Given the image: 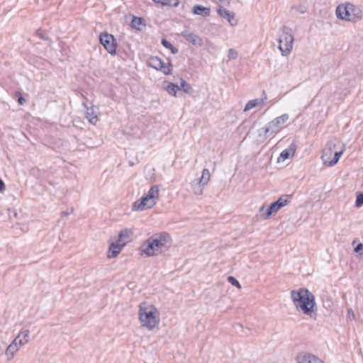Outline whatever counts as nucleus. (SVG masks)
<instances>
[{"label": "nucleus", "instance_id": "nucleus-19", "mask_svg": "<svg viewBox=\"0 0 363 363\" xmlns=\"http://www.w3.org/2000/svg\"><path fill=\"white\" fill-rule=\"evenodd\" d=\"M192 13L195 15H200L203 17H208L211 14V9L205 7L200 4H196L192 9Z\"/></svg>", "mask_w": 363, "mask_h": 363}, {"label": "nucleus", "instance_id": "nucleus-12", "mask_svg": "<svg viewBox=\"0 0 363 363\" xmlns=\"http://www.w3.org/2000/svg\"><path fill=\"white\" fill-rule=\"evenodd\" d=\"M157 203V201L150 200L146 196H143L140 199L135 201L132 206L133 211H142L145 208H150Z\"/></svg>", "mask_w": 363, "mask_h": 363}, {"label": "nucleus", "instance_id": "nucleus-41", "mask_svg": "<svg viewBox=\"0 0 363 363\" xmlns=\"http://www.w3.org/2000/svg\"><path fill=\"white\" fill-rule=\"evenodd\" d=\"M219 1L228 6L230 4V0H219Z\"/></svg>", "mask_w": 363, "mask_h": 363}, {"label": "nucleus", "instance_id": "nucleus-14", "mask_svg": "<svg viewBox=\"0 0 363 363\" xmlns=\"http://www.w3.org/2000/svg\"><path fill=\"white\" fill-rule=\"evenodd\" d=\"M217 13L220 17L225 18L231 26H235L238 24V20L235 18V15L233 12L228 11L221 6H218Z\"/></svg>", "mask_w": 363, "mask_h": 363}, {"label": "nucleus", "instance_id": "nucleus-27", "mask_svg": "<svg viewBox=\"0 0 363 363\" xmlns=\"http://www.w3.org/2000/svg\"><path fill=\"white\" fill-rule=\"evenodd\" d=\"M143 21V19L142 18H140V17H133V19L131 22V24H132V27L134 28H137V29H139V26L140 24H142Z\"/></svg>", "mask_w": 363, "mask_h": 363}, {"label": "nucleus", "instance_id": "nucleus-39", "mask_svg": "<svg viewBox=\"0 0 363 363\" xmlns=\"http://www.w3.org/2000/svg\"><path fill=\"white\" fill-rule=\"evenodd\" d=\"M5 190V184L3 180L0 178V192H2Z\"/></svg>", "mask_w": 363, "mask_h": 363}, {"label": "nucleus", "instance_id": "nucleus-21", "mask_svg": "<svg viewBox=\"0 0 363 363\" xmlns=\"http://www.w3.org/2000/svg\"><path fill=\"white\" fill-rule=\"evenodd\" d=\"M131 234L132 233L130 230H128V228H125L120 232L118 235V239L117 241L119 242L120 243L123 244V245L125 246L126 242H128L130 240Z\"/></svg>", "mask_w": 363, "mask_h": 363}, {"label": "nucleus", "instance_id": "nucleus-25", "mask_svg": "<svg viewBox=\"0 0 363 363\" xmlns=\"http://www.w3.org/2000/svg\"><path fill=\"white\" fill-rule=\"evenodd\" d=\"M179 86L180 89H182L186 94H191L194 92L192 86L183 79H181L180 85Z\"/></svg>", "mask_w": 363, "mask_h": 363}, {"label": "nucleus", "instance_id": "nucleus-22", "mask_svg": "<svg viewBox=\"0 0 363 363\" xmlns=\"http://www.w3.org/2000/svg\"><path fill=\"white\" fill-rule=\"evenodd\" d=\"M160 189L159 186L154 185L152 186L147 194H145L150 201H157L159 196Z\"/></svg>", "mask_w": 363, "mask_h": 363}, {"label": "nucleus", "instance_id": "nucleus-38", "mask_svg": "<svg viewBox=\"0 0 363 363\" xmlns=\"http://www.w3.org/2000/svg\"><path fill=\"white\" fill-rule=\"evenodd\" d=\"M363 248V244L362 243H359L354 249V252H360Z\"/></svg>", "mask_w": 363, "mask_h": 363}, {"label": "nucleus", "instance_id": "nucleus-16", "mask_svg": "<svg viewBox=\"0 0 363 363\" xmlns=\"http://www.w3.org/2000/svg\"><path fill=\"white\" fill-rule=\"evenodd\" d=\"M336 144L337 145V147H335V150H334L333 160H330V167H333L337 163L340 157L345 150L344 144H342L340 142H337Z\"/></svg>", "mask_w": 363, "mask_h": 363}, {"label": "nucleus", "instance_id": "nucleus-29", "mask_svg": "<svg viewBox=\"0 0 363 363\" xmlns=\"http://www.w3.org/2000/svg\"><path fill=\"white\" fill-rule=\"evenodd\" d=\"M160 70L165 74H169L172 70V65L170 63L165 65L164 62H163L162 68L160 69Z\"/></svg>", "mask_w": 363, "mask_h": 363}, {"label": "nucleus", "instance_id": "nucleus-26", "mask_svg": "<svg viewBox=\"0 0 363 363\" xmlns=\"http://www.w3.org/2000/svg\"><path fill=\"white\" fill-rule=\"evenodd\" d=\"M166 91L168 94L176 96L177 91L180 90V87L178 85L174 84V83H169L167 87L165 88Z\"/></svg>", "mask_w": 363, "mask_h": 363}, {"label": "nucleus", "instance_id": "nucleus-30", "mask_svg": "<svg viewBox=\"0 0 363 363\" xmlns=\"http://www.w3.org/2000/svg\"><path fill=\"white\" fill-rule=\"evenodd\" d=\"M36 35L41 39L51 42V40L50 39V38L45 35V33H44V31L42 29L37 30Z\"/></svg>", "mask_w": 363, "mask_h": 363}, {"label": "nucleus", "instance_id": "nucleus-4", "mask_svg": "<svg viewBox=\"0 0 363 363\" xmlns=\"http://www.w3.org/2000/svg\"><path fill=\"white\" fill-rule=\"evenodd\" d=\"M29 340L30 331L28 330L21 331L6 350L5 354L7 356L8 360L12 359L20 347L27 344Z\"/></svg>", "mask_w": 363, "mask_h": 363}, {"label": "nucleus", "instance_id": "nucleus-32", "mask_svg": "<svg viewBox=\"0 0 363 363\" xmlns=\"http://www.w3.org/2000/svg\"><path fill=\"white\" fill-rule=\"evenodd\" d=\"M363 205V193H360L357 196L355 206L360 207Z\"/></svg>", "mask_w": 363, "mask_h": 363}, {"label": "nucleus", "instance_id": "nucleus-17", "mask_svg": "<svg viewBox=\"0 0 363 363\" xmlns=\"http://www.w3.org/2000/svg\"><path fill=\"white\" fill-rule=\"evenodd\" d=\"M295 151H296V146L294 143H291L288 148L284 150L279 158H278V162H280V161H284L287 159H289L290 157H293L295 154Z\"/></svg>", "mask_w": 363, "mask_h": 363}, {"label": "nucleus", "instance_id": "nucleus-34", "mask_svg": "<svg viewBox=\"0 0 363 363\" xmlns=\"http://www.w3.org/2000/svg\"><path fill=\"white\" fill-rule=\"evenodd\" d=\"M16 95L18 96V102L20 105H23L25 102H26V100L23 97L22 94L21 92L19 91H16Z\"/></svg>", "mask_w": 363, "mask_h": 363}, {"label": "nucleus", "instance_id": "nucleus-1", "mask_svg": "<svg viewBox=\"0 0 363 363\" xmlns=\"http://www.w3.org/2000/svg\"><path fill=\"white\" fill-rule=\"evenodd\" d=\"M172 238L169 233L161 232L153 234L140 246L142 254L147 257L157 256L169 249Z\"/></svg>", "mask_w": 363, "mask_h": 363}, {"label": "nucleus", "instance_id": "nucleus-42", "mask_svg": "<svg viewBox=\"0 0 363 363\" xmlns=\"http://www.w3.org/2000/svg\"><path fill=\"white\" fill-rule=\"evenodd\" d=\"M264 208H265V207H264V206L261 207V208H260V209H259V212H260V213H261V212H263V211H264Z\"/></svg>", "mask_w": 363, "mask_h": 363}, {"label": "nucleus", "instance_id": "nucleus-2", "mask_svg": "<svg viewBox=\"0 0 363 363\" xmlns=\"http://www.w3.org/2000/svg\"><path fill=\"white\" fill-rule=\"evenodd\" d=\"M291 298L297 310L311 316L316 306L314 295L307 289L301 288L291 291Z\"/></svg>", "mask_w": 363, "mask_h": 363}, {"label": "nucleus", "instance_id": "nucleus-23", "mask_svg": "<svg viewBox=\"0 0 363 363\" xmlns=\"http://www.w3.org/2000/svg\"><path fill=\"white\" fill-rule=\"evenodd\" d=\"M164 61L158 57H152L149 60L148 65L150 67L157 69L160 70V69L162 68Z\"/></svg>", "mask_w": 363, "mask_h": 363}, {"label": "nucleus", "instance_id": "nucleus-11", "mask_svg": "<svg viewBox=\"0 0 363 363\" xmlns=\"http://www.w3.org/2000/svg\"><path fill=\"white\" fill-rule=\"evenodd\" d=\"M296 363H325L318 356L310 352H300L296 357Z\"/></svg>", "mask_w": 363, "mask_h": 363}, {"label": "nucleus", "instance_id": "nucleus-33", "mask_svg": "<svg viewBox=\"0 0 363 363\" xmlns=\"http://www.w3.org/2000/svg\"><path fill=\"white\" fill-rule=\"evenodd\" d=\"M355 319V315L352 308H348L347 311V320L352 321Z\"/></svg>", "mask_w": 363, "mask_h": 363}, {"label": "nucleus", "instance_id": "nucleus-20", "mask_svg": "<svg viewBox=\"0 0 363 363\" xmlns=\"http://www.w3.org/2000/svg\"><path fill=\"white\" fill-rule=\"evenodd\" d=\"M263 95H264V98L255 99L249 101L245 106L244 111H247L259 105L262 104L264 103V101L265 99H267V95H266L264 91H263Z\"/></svg>", "mask_w": 363, "mask_h": 363}, {"label": "nucleus", "instance_id": "nucleus-40", "mask_svg": "<svg viewBox=\"0 0 363 363\" xmlns=\"http://www.w3.org/2000/svg\"><path fill=\"white\" fill-rule=\"evenodd\" d=\"M169 50H171L172 53H173V54H176L178 52V49L173 45L171 48H169Z\"/></svg>", "mask_w": 363, "mask_h": 363}, {"label": "nucleus", "instance_id": "nucleus-37", "mask_svg": "<svg viewBox=\"0 0 363 363\" xmlns=\"http://www.w3.org/2000/svg\"><path fill=\"white\" fill-rule=\"evenodd\" d=\"M155 3L161 4L162 5L167 6L168 4H170L169 0H152Z\"/></svg>", "mask_w": 363, "mask_h": 363}, {"label": "nucleus", "instance_id": "nucleus-36", "mask_svg": "<svg viewBox=\"0 0 363 363\" xmlns=\"http://www.w3.org/2000/svg\"><path fill=\"white\" fill-rule=\"evenodd\" d=\"M170 4H168L169 6H172L174 7H177L179 5V0H169V1Z\"/></svg>", "mask_w": 363, "mask_h": 363}, {"label": "nucleus", "instance_id": "nucleus-5", "mask_svg": "<svg viewBox=\"0 0 363 363\" xmlns=\"http://www.w3.org/2000/svg\"><path fill=\"white\" fill-rule=\"evenodd\" d=\"M289 118V114H282L269 122L265 127L262 128L259 131L264 133L265 138H267L268 137H273L281 131Z\"/></svg>", "mask_w": 363, "mask_h": 363}, {"label": "nucleus", "instance_id": "nucleus-35", "mask_svg": "<svg viewBox=\"0 0 363 363\" xmlns=\"http://www.w3.org/2000/svg\"><path fill=\"white\" fill-rule=\"evenodd\" d=\"M161 43H162V45L164 48H166L169 49V48H171L172 47V44L170 42H169L167 40L164 39V38H163L162 40Z\"/></svg>", "mask_w": 363, "mask_h": 363}, {"label": "nucleus", "instance_id": "nucleus-3", "mask_svg": "<svg viewBox=\"0 0 363 363\" xmlns=\"http://www.w3.org/2000/svg\"><path fill=\"white\" fill-rule=\"evenodd\" d=\"M138 316L141 325L149 330L154 329L160 323V313L157 308L145 302L139 306Z\"/></svg>", "mask_w": 363, "mask_h": 363}, {"label": "nucleus", "instance_id": "nucleus-15", "mask_svg": "<svg viewBox=\"0 0 363 363\" xmlns=\"http://www.w3.org/2000/svg\"><path fill=\"white\" fill-rule=\"evenodd\" d=\"M181 35L184 38L186 41L194 45L201 46L203 43V39L199 35L188 30H183L181 33Z\"/></svg>", "mask_w": 363, "mask_h": 363}, {"label": "nucleus", "instance_id": "nucleus-9", "mask_svg": "<svg viewBox=\"0 0 363 363\" xmlns=\"http://www.w3.org/2000/svg\"><path fill=\"white\" fill-rule=\"evenodd\" d=\"M99 40L101 44L109 54H116L117 43L113 35L106 32L101 33L99 35Z\"/></svg>", "mask_w": 363, "mask_h": 363}, {"label": "nucleus", "instance_id": "nucleus-24", "mask_svg": "<svg viewBox=\"0 0 363 363\" xmlns=\"http://www.w3.org/2000/svg\"><path fill=\"white\" fill-rule=\"evenodd\" d=\"M86 118L89 119V121L95 125L98 121L97 116L95 113L94 107H89L86 108Z\"/></svg>", "mask_w": 363, "mask_h": 363}, {"label": "nucleus", "instance_id": "nucleus-13", "mask_svg": "<svg viewBox=\"0 0 363 363\" xmlns=\"http://www.w3.org/2000/svg\"><path fill=\"white\" fill-rule=\"evenodd\" d=\"M335 147H337V145L336 143L333 141H330L327 147L323 150V155L321 156V159L324 164L330 167V160H333L334 150H335Z\"/></svg>", "mask_w": 363, "mask_h": 363}, {"label": "nucleus", "instance_id": "nucleus-8", "mask_svg": "<svg viewBox=\"0 0 363 363\" xmlns=\"http://www.w3.org/2000/svg\"><path fill=\"white\" fill-rule=\"evenodd\" d=\"M290 195H282L277 201L272 203L269 208L266 209V212L262 215L264 219H268L273 213H277L281 208L286 206L291 199Z\"/></svg>", "mask_w": 363, "mask_h": 363}, {"label": "nucleus", "instance_id": "nucleus-44", "mask_svg": "<svg viewBox=\"0 0 363 363\" xmlns=\"http://www.w3.org/2000/svg\"><path fill=\"white\" fill-rule=\"evenodd\" d=\"M300 12L303 13H304V11L302 9H300Z\"/></svg>", "mask_w": 363, "mask_h": 363}, {"label": "nucleus", "instance_id": "nucleus-31", "mask_svg": "<svg viewBox=\"0 0 363 363\" xmlns=\"http://www.w3.org/2000/svg\"><path fill=\"white\" fill-rule=\"evenodd\" d=\"M228 281L229 283H230L233 286H235L238 287V289L241 288V285L240 284L239 281L233 277H228Z\"/></svg>", "mask_w": 363, "mask_h": 363}, {"label": "nucleus", "instance_id": "nucleus-7", "mask_svg": "<svg viewBox=\"0 0 363 363\" xmlns=\"http://www.w3.org/2000/svg\"><path fill=\"white\" fill-rule=\"evenodd\" d=\"M355 9V6L350 3L340 4L335 10L336 16L340 19L353 21L355 18L354 13Z\"/></svg>", "mask_w": 363, "mask_h": 363}, {"label": "nucleus", "instance_id": "nucleus-10", "mask_svg": "<svg viewBox=\"0 0 363 363\" xmlns=\"http://www.w3.org/2000/svg\"><path fill=\"white\" fill-rule=\"evenodd\" d=\"M211 174L208 169H203L202 171V175L199 178L198 182L194 186V184H191L194 188V192L196 195H201L203 194V189L210 180Z\"/></svg>", "mask_w": 363, "mask_h": 363}, {"label": "nucleus", "instance_id": "nucleus-28", "mask_svg": "<svg viewBox=\"0 0 363 363\" xmlns=\"http://www.w3.org/2000/svg\"><path fill=\"white\" fill-rule=\"evenodd\" d=\"M238 52L235 49L230 48L228 50V60H235L238 58Z\"/></svg>", "mask_w": 363, "mask_h": 363}, {"label": "nucleus", "instance_id": "nucleus-6", "mask_svg": "<svg viewBox=\"0 0 363 363\" xmlns=\"http://www.w3.org/2000/svg\"><path fill=\"white\" fill-rule=\"evenodd\" d=\"M279 32L281 34L279 38V49L281 52L282 55L287 56L293 48L294 36L291 33V29L284 26L280 29Z\"/></svg>", "mask_w": 363, "mask_h": 363}, {"label": "nucleus", "instance_id": "nucleus-18", "mask_svg": "<svg viewBox=\"0 0 363 363\" xmlns=\"http://www.w3.org/2000/svg\"><path fill=\"white\" fill-rule=\"evenodd\" d=\"M123 247H124L123 244L120 243L118 241L116 242V243H114V242L111 243L109 247L107 257L108 258H113V257H116L121 252V251Z\"/></svg>", "mask_w": 363, "mask_h": 363}, {"label": "nucleus", "instance_id": "nucleus-43", "mask_svg": "<svg viewBox=\"0 0 363 363\" xmlns=\"http://www.w3.org/2000/svg\"><path fill=\"white\" fill-rule=\"evenodd\" d=\"M62 215L67 216V215H69V212H62Z\"/></svg>", "mask_w": 363, "mask_h": 363}]
</instances>
